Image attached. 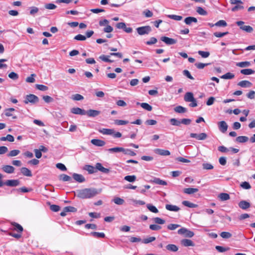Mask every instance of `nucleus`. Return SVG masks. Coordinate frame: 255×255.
I'll list each match as a JSON object with an SVG mask.
<instances>
[{"instance_id": "1", "label": "nucleus", "mask_w": 255, "mask_h": 255, "mask_svg": "<svg viewBox=\"0 0 255 255\" xmlns=\"http://www.w3.org/2000/svg\"><path fill=\"white\" fill-rule=\"evenodd\" d=\"M98 194L95 188H84L76 191V196L81 199L91 198Z\"/></svg>"}, {"instance_id": "2", "label": "nucleus", "mask_w": 255, "mask_h": 255, "mask_svg": "<svg viewBox=\"0 0 255 255\" xmlns=\"http://www.w3.org/2000/svg\"><path fill=\"white\" fill-rule=\"evenodd\" d=\"M245 22L243 21H238L236 24L240 27V28L248 33H251L253 31V28L250 25H245Z\"/></svg>"}, {"instance_id": "3", "label": "nucleus", "mask_w": 255, "mask_h": 255, "mask_svg": "<svg viewBox=\"0 0 255 255\" xmlns=\"http://www.w3.org/2000/svg\"><path fill=\"white\" fill-rule=\"evenodd\" d=\"M136 30L139 35H142L150 33L151 31V28L150 26H144L137 27Z\"/></svg>"}, {"instance_id": "4", "label": "nucleus", "mask_w": 255, "mask_h": 255, "mask_svg": "<svg viewBox=\"0 0 255 255\" xmlns=\"http://www.w3.org/2000/svg\"><path fill=\"white\" fill-rule=\"evenodd\" d=\"M39 101V98L33 94H29L26 96L24 102L27 104L28 103L31 104H35Z\"/></svg>"}, {"instance_id": "5", "label": "nucleus", "mask_w": 255, "mask_h": 255, "mask_svg": "<svg viewBox=\"0 0 255 255\" xmlns=\"http://www.w3.org/2000/svg\"><path fill=\"white\" fill-rule=\"evenodd\" d=\"M190 136L192 138H195L197 140H203L206 139L207 138V134L204 132L199 134L191 133Z\"/></svg>"}, {"instance_id": "6", "label": "nucleus", "mask_w": 255, "mask_h": 255, "mask_svg": "<svg viewBox=\"0 0 255 255\" xmlns=\"http://www.w3.org/2000/svg\"><path fill=\"white\" fill-rule=\"evenodd\" d=\"M218 127L219 130L222 133H225L228 128L227 123L224 121L218 123Z\"/></svg>"}, {"instance_id": "7", "label": "nucleus", "mask_w": 255, "mask_h": 255, "mask_svg": "<svg viewBox=\"0 0 255 255\" xmlns=\"http://www.w3.org/2000/svg\"><path fill=\"white\" fill-rule=\"evenodd\" d=\"M160 40L168 45L174 44L177 42L176 40L166 36L161 37Z\"/></svg>"}, {"instance_id": "8", "label": "nucleus", "mask_w": 255, "mask_h": 255, "mask_svg": "<svg viewBox=\"0 0 255 255\" xmlns=\"http://www.w3.org/2000/svg\"><path fill=\"white\" fill-rule=\"evenodd\" d=\"M154 152L157 154L162 156H168L170 155V152L169 150L160 148H156L154 149Z\"/></svg>"}, {"instance_id": "9", "label": "nucleus", "mask_w": 255, "mask_h": 255, "mask_svg": "<svg viewBox=\"0 0 255 255\" xmlns=\"http://www.w3.org/2000/svg\"><path fill=\"white\" fill-rule=\"evenodd\" d=\"M19 183L18 180H7L4 183V184L10 187H15L19 185Z\"/></svg>"}, {"instance_id": "10", "label": "nucleus", "mask_w": 255, "mask_h": 255, "mask_svg": "<svg viewBox=\"0 0 255 255\" xmlns=\"http://www.w3.org/2000/svg\"><path fill=\"white\" fill-rule=\"evenodd\" d=\"M71 112L72 114L80 115H86V111L80 108H73L71 109Z\"/></svg>"}, {"instance_id": "11", "label": "nucleus", "mask_w": 255, "mask_h": 255, "mask_svg": "<svg viewBox=\"0 0 255 255\" xmlns=\"http://www.w3.org/2000/svg\"><path fill=\"white\" fill-rule=\"evenodd\" d=\"M100 113V111L95 110H89L86 111V115H88L90 117H96L99 115Z\"/></svg>"}, {"instance_id": "12", "label": "nucleus", "mask_w": 255, "mask_h": 255, "mask_svg": "<svg viewBox=\"0 0 255 255\" xmlns=\"http://www.w3.org/2000/svg\"><path fill=\"white\" fill-rule=\"evenodd\" d=\"M96 170H98L104 173H108L110 170L108 168L104 167L100 163H97L95 165Z\"/></svg>"}, {"instance_id": "13", "label": "nucleus", "mask_w": 255, "mask_h": 255, "mask_svg": "<svg viewBox=\"0 0 255 255\" xmlns=\"http://www.w3.org/2000/svg\"><path fill=\"white\" fill-rule=\"evenodd\" d=\"M238 205L239 207L243 210H246L251 207V204L245 200L240 201Z\"/></svg>"}, {"instance_id": "14", "label": "nucleus", "mask_w": 255, "mask_h": 255, "mask_svg": "<svg viewBox=\"0 0 255 255\" xmlns=\"http://www.w3.org/2000/svg\"><path fill=\"white\" fill-rule=\"evenodd\" d=\"M2 170L6 173L11 174L14 172V168L11 165H3L2 167Z\"/></svg>"}, {"instance_id": "15", "label": "nucleus", "mask_w": 255, "mask_h": 255, "mask_svg": "<svg viewBox=\"0 0 255 255\" xmlns=\"http://www.w3.org/2000/svg\"><path fill=\"white\" fill-rule=\"evenodd\" d=\"M91 142L93 144L97 146H103L106 144L105 141L99 139H93Z\"/></svg>"}, {"instance_id": "16", "label": "nucleus", "mask_w": 255, "mask_h": 255, "mask_svg": "<svg viewBox=\"0 0 255 255\" xmlns=\"http://www.w3.org/2000/svg\"><path fill=\"white\" fill-rule=\"evenodd\" d=\"M73 178L75 181L79 183H82L85 181V179L82 175L77 173H74L73 174Z\"/></svg>"}, {"instance_id": "17", "label": "nucleus", "mask_w": 255, "mask_h": 255, "mask_svg": "<svg viewBox=\"0 0 255 255\" xmlns=\"http://www.w3.org/2000/svg\"><path fill=\"white\" fill-rule=\"evenodd\" d=\"M238 85L243 88H250L252 86V83L249 81L243 80L238 83Z\"/></svg>"}, {"instance_id": "18", "label": "nucleus", "mask_w": 255, "mask_h": 255, "mask_svg": "<svg viewBox=\"0 0 255 255\" xmlns=\"http://www.w3.org/2000/svg\"><path fill=\"white\" fill-rule=\"evenodd\" d=\"M197 19L196 17L192 16L187 17L184 19V22L187 25H191L192 23H197Z\"/></svg>"}, {"instance_id": "19", "label": "nucleus", "mask_w": 255, "mask_h": 255, "mask_svg": "<svg viewBox=\"0 0 255 255\" xmlns=\"http://www.w3.org/2000/svg\"><path fill=\"white\" fill-rule=\"evenodd\" d=\"M99 131L105 135H112L114 132V129H110V128H102L99 130Z\"/></svg>"}, {"instance_id": "20", "label": "nucleus", "mask_w": 255, "mask_h": 255, "mask_svg": "<svg viewBox=\"0 0 255 255\" xmlns=\"http://www.w3.org/2000/svg\"><path fill=\"white\" fill-rule=\"evenodd\" d=\"M193 94L191 92H187L184 96V100L187 102H190L194 101Z\"/></svg>"}, {"instance_id": "21", "label": "nucleus", "mask_w": 255, "mask_h": 255, "mask_svg": "<svg viewBox=\"0 0 255 255\" xmlns=\"http://www.w3.org/2000/svg\"><path fill=\"white\" fill-rule=\"evenodd\" d=\"M181 244L184 247L194 246V243L189 239H183L181 241Z\"/></svg>"}, {"instance_id": "22", "label": "nucleus", "mask_w": 255, "mask_h": 255, "mask_svg": "<svg viewBox=\"0 0 255 255\" xmlns=\"http://www.w3.org/2000/svg\"><path fill=\"white\" fill-rule=\"evenodd\" d=\"M174 111L175 112L179 114H183L187 112V109L181 106H178L174 108Z\"/></svg>"}, {"instance_id": "23", "label": "nucleus", "mask_w": 255, "mask_h": 255, "mask_svg": "<svg viewBox=\"0 0 255 255\" xmlns=\"http://www.w3.org/2000/svg\"><path fill=\"white\" fill-rule=\"evenodd\" d=\"M165 208L168 211L174 212H177L180 210V208L178 206L170 204H166L165 205Z\"/></svg>"}, {"instance_id": "24", "label": "nucleus", "mask_w": 255, "mask_h": 255, "mask_svg": "<svg viewBox=\"0 0 255 255\" xmlns=\"http://www.w3.org/2000/svg\"><path fill=\"white\" fill-rule=\"evenodd\" d=\"M129 202L130 204H132L134 206H136L137 205H143L145 204V203L143 201L137 200L134 199H129Z\"/></svg>"}, {"instance_id": "25", "label": "nucleus", "mask_w": 255, "mask_h": 255, "mask_svg": "<svg viewBox=\"0 0 255 255\" xmlns=\"http://www.w3.org/2000/svg\"><path fill=\"white\" fill-rule=\"evenodd\" d=\"M21 173L24 176L28 177H31L32 174L31 173V171L26 167H22L20 169Z\"/></svg>"}, {"instance_id": "26", "label": "nucleus", "mask_w": 255, "mask_h": 255, "mask_svg": "<svg viewBox=\"0 0 255 255\" xmlns=\"http://www.w3.org/2000/svg\"><path fill=\"white\" fill-rule=\"evenodd\" d=\"M199 191L198 188H185L183 190V192L184 193L187 194H192L195 193Z\"/></svg>"}, {"instance_id": "27", "label": "nucleus", "mask_w": 255, "mask_h": 255, "mask_svg": "<svg viewBox=\"0 0 255 255\" xmlns=\"http://www.w3.org/2000/svg\"><path fill=\"white\" fill-rule=\"evenodd\" d=\"M6 140L9 142H13L14 140V138L11 134H7L6 136H2L0 137V141H4Z\"/></svg>"}, {"instance_id": "28", "label": "nucleus", "mask_w": 255, "mask_h": 255, "mask_svg": "<svg viewBox=\"0 0 255 255\" xmlns=\"http://www.w3.org/2000/svg\"><path fill=\"white\" fill-rule=\"evenodd\" d=\"M249 140V137L246 136H239L236 138V141L239 143H245Z\"/></svg>"}, {"instance_id": "29", "label": "nucleus", "mask_w": 255, "mask_h": 255, "mask_svg": "<svg viewBox=\"0 0 255 255\" xmlns=\"http://www.w3.org/2000/svg\"><path fill=\"white\" fill-rule=\"evenodd\" d=\"M107 150L110 153H117L122 152L124 150L123 147H115L113 148H109Z\"/></svg>"}, {"instance_id": "30", "label": "nucleus", "mask_w": 255, "mask_h": 255, "mask_svg": "<svg viewBox=\"0 0 255 255\" xmlns=\"http://www.w3.org/2000/svg\"><path fill=\"white\" fill-rule=\"evenodd\" d=\"M218 198L221 201H226L230 199V195L228 193H222L219 194Z\"/></svg>"}, {"instance_id": "31", "label": "nucleus", "mask_w": 255, "mask_h": 255, "mask_svg": "<svg viewBox=\"0 0 255 255\" xmlns=\"http://www.w3.org/2000/svg\"><path fill=\"white\" fill-rule=\"evenodd\" d=\"M166 248L167 250L174 252H177L178 250V247L173 244H169L167 245Z\"/></svg>"}, {"instance_id": "32", "label": "nucleus", "mask_w": 255, "mask_h": 255, "mask_svg": "<svg viewBox=\"0 0 255 255\" xmlns=\"http://www.w3.org/2000/svg\"><path fill=\"white\" fill-rule=\"evenodd\" d=\"M241 73L246 75H251L255 73V71L251 69H245L241 70Z\"/></svg>"}, {"instance_id": "33", "label": "nucleus", "mask_w": 255, "mask_h": 255, "mask_svg": "<svg viewBox=\"0 0 255 255\" xmlns=\"http://www.w3.org/2000/svg\"><path fill=\"white\" fill-rule=\"evenodd\" d=\"M251 65L250 62L249 61H244L238 62L236 63V66L239 67H248Z\"/></svg>"}, {"instance_id": "34", "label": "nucleus", "mask_w": 255, "mask_h": 255, "mask_svg": "<svg viewBox=\"0 0 255 255\" xmlns=\"http://www.w3.org/2000/svg\"><path fill=\"white\" fill-rule=\"evenodd\" d=\"M235 77V75L233 73L228 72L225 74L221 76V78L223 79H232Z\"/></svg>"}, {"instance_id": "35", "label": "nucleus", "mask_w": 255, "mask_h": 255, "mask_svg": "<svg viewBox=\"0 0 255 255\" xmlns=\"http://www.w3.org/2000/svg\"><path fill=\"white\" fill-rule=\"evenodd\" d=\"M169 122L170 124L172 126H180V125H181V120L179 121L175 118H172L170 119Z\"/></svg>"}, {"instance_id": "36", "label": "nucleus", "mask_w": 255, "mask_h": 255, "mask_svg": "<svg viewBox=\"0 0 255 255\" xmlns=\"http://www.w3.org/2000/svg\"><path fill=\"white\" fill-rule=\"evenodd\" d=\"M124 179L129 182H133L136 179L135 175H127L124 177Z\"/></svg>"}, {"instance_id": "37", "label": "nucleus", "mask_w": 255, "mask_h": 255, "mask_svg": "<svg viewBox=\"0 0 255 255\" xmlns=\"http://www.w3.org/2000/svg\"><path fill=\"white\" fill-rule=\"evenodd\" d=\"M182 204L185 206L189 207V208H196L198 206L197 204H195L192 203L188 201H183L182 202Z\"/></svg>"}, {"instance_id": "38", "label": "nucleus", "mask_w": 255, "mask_h": 255, "mask_svg": "<svg viewBox=\"0 0 255 255\" xmlns=\"http://www.w3.org/2000/svg\"><path fill=\"white\" fill-rule=\"evenodd\" d=\"M153 182L156 184L162 185H166L167 182L164 180H162L158 178H155L153 180Z\"/></svg>"}, {"instance_id": "39", "label": "nucleus", "mask_w": 255, "mask_h": 255, "mask_svg": "<svg viewBox=\"0 0 255 255\" xmlns=\"http://www.w3.org/2000/svg\"><path fill=\"white\" fill-rule=\"evenodd\" d=\"M147 208L151 212L154 213H157L158 212V209L153 205L148 204L146 205Z\"/></svg>"}, {"instance_id": "40", "label": "nucleus", "mask_w": 255, "mask_h": 255, "mask_svg": "<svg viewBox=\"0 0 255 255\" xmlns=\"http://www.w3.org/2000/svg\"><path fill=\"white\" fill-rule=\"evenodd\" d=\"M85 169L90 174L94 173L96 172L95 167L90 165H86L85 167Z\"/></svg>"}, {"instance_id": "41", "label": "nucleus", "mask_w": 255, "mask_h": 255, "mask_svg": "<svg viewBox=\"0 0 255 255\" xmlns=\"http://www.w3.org/2000/svg\"><path fill=\"white\" fill-rule=\"evenodd\" d=\"M140 106L144 109L147 110V111H151L152 110V107L151 106L149 105L146 103H142L140 104Z\"/></svg>"}, {"instance_id": "42", "label": "nucleus", "mask_w": 255, "mask_h": 255, "mask_svg": "<svg viewBox=\"0 0 255 255\" xmlns=\"http://www.w3.org/2000/svg\"><path fill=\"white\" fill-rule=\"evenodd\" d=\"M167 17L172 19H173V20H175L176 21H180V20H182L183 18L182 16L177 15H174V14L167 15Z\"/></svg>"}, {"instance_id": "43", "label": "nucleus", "mask_w": 255, "mask_h": 255, "mask_svg": "<svg viewBox=\"0 0 255 255\" xmlns=\"http://www.w3.org/2000/svg\"><path fill=\"white\" fill-rule=\"evenodd\" d=\"M59 179L63 181H71L72 180V178L70 176L64 174L60 176Z\"/></svg>"}, {"instance_id": "44", "label": "nucleus", "mask_w": 255, "mask_h": 255, "mask_svg": "<svg viewBox=\"0 0 255 255\" xmlns=\"http://www.w3.org/2000/svg\"><path fill=\"white\" fill-rule=\"evenodd\" d=\"M128 123V121L125 120H116L114 121V124L118 126L125 125Z\"/></svg>"}, {"instance_id": "45", "label": "nucleus", "mask_w": 255, "mask_h": 255, "mask_svg": "<svg viewBox=\"0 0 255 255\" xmlns=\"http://www.w3.org/2000/svg\"><path fill=\"white\" fill-rule=\"evenodd\" d=\"M113 201L116 204L119 205H123L125 203L124 200L120 197H115Z\"/></svg>"}, {"instance_id": "46", "label": "nucleus", "mask_w": 255, "mask_h": 255, "mask_svg": "<svg viewBox=\"0 0 255 255\" xmlns=\"http://www.w3.org/2000/svg\"><path fill=\"white\" fill-rule=\"evenodd\" d=\"M14 226V230L17 231L18 232L21 233L23 231L22 227L16 223H14L12 224Z\"/></svg>"}, {"instance_id": "47", "label": "nucleus", "mask_w": 255, "mask_h": 255, "mask_svg": "<svg viewBox=\"0 0 255 255\" xmlns=\"http://www.w3.org/2000/svg\"><path fill=\"white\" fill-rule=\"evenodd\" d=\"M109 56H106L104 55H102L99 57V58L104 62H109V63L113 62V61H114L113 60H112L109 59Z\"/></svg>"}, {"instance_id": "48", "label": "nucleus", "mask_w": 255, "mask_h": 255, "mask_svg": "<svg viewBox=\"0 0 255 255\" xmlns=\"http://www.w3.org/2000/svg\"><path fill=\"white\" fill-rule=\"evenodd\" d=\"M215 25L216 26L225 27L227 25V23L224 20H220L215 23Z\"/></svg>"}, {"instance_id": "49", "label": "nucleus", "mask_w": 255, "mask_h": 255, "mask_svg": "<svg viewBox=\"0 0 255 255\" xmlns=\"http://www.w3.org/2000/svg\"><path fill=\"white\" fill-rule=\"evenodd\" d=\"M20 153V150L18 149H14L10 151L8 154H7V156L8 157H13L17 155Z\"/></svg>"}, {"instance_id": "50", "label": "nucleus", "mask_w": 255, "mask_h": 255, "mask_svg": "<svg viewBox=\"0 0 255 255\" xmlns=\"http://www.w3.org/2000/svg\"><path fill=\"white\" fill-rule=\"evenodd\" d=\"M122 152L125 154H127V155H129L130 156H135L136 155V153L130 150V149H125L124 148V150L122 151Z\"/></svg>"}, {"instance_id": "51", "label": "nucleus", "mask_w": 255, "mask_h": 255, "mask_svg": "<svg viewBox=\"0 0 255 255\" xmlns=\"http://www.w3.org/2000/svg\"><path fill=\"white\" fill-rule=\"evenodd\" d=\"M155 238L154 237H150L146 239H144L142 241V242L144 244H147L152 242L155 240Z\"/></svg>"}, {"instance_id": "52", "label": "nucleus", "mask_w": 255, "mask_h": 255, "mask_svg": "<svg viewBox=\"0 0 255 255\" xmlns=\"http://www.w3.org/2000/svg\"><path fill=\"white\" fill-rule=\"evenodd\" d=\"M221 237L223 239H229L232 237V234L227 232H223L220 234Z\"/></svg>"}, {"instance_id": "53", "label": "nucleus", "mask_w": 255, "mask_h": 255, "mask_svg": "<svg viewBox=\"0 0 255 255\" xmlns=\"http://www.w3.org/2000/svg\"><path fill=\"white\" fill-rule=\"evenodd\" d=\"M198 53L203 58H207L210 55V53L208 51H203L199 50L198 51Z\"/></svg>"}, {"instance_id": "54", "label": "nucleus", "mask_w": 255, "mask_h": 255, "mask_svg": "<svg viewBox=\"0 0 255 255\" xmlns=\"http://www.w3.org/2000/svg\"><path fill=\"white\" fill-rule=\"evenodd\" d=\"M72 99L74 101H80L84 99V97L81 95L76 94L72 95Z\"/></svg>"}, {"instance_id": "55", "label": "nucleus", "mask_w": 255, "mask_h": 255, "mask_svg": "<svg viewBox=\"0 0 255 255\" xmlns=\"http://www.w3.org/2000/svg\"><path fill=\"white\" fill-rule=\"evenodd\" d=\"M196 11L201 15H206L207 14V11L201 7H197Z\"/></svg>"}, {"instance_id": "56", "label": "nucleus", "mask_w": 255, "mask_h": 255, "mask_svg": "<svg viewBox=\"0 0 255 255\" xmlns=\"http://www.w3.org/2000/svg\"><path fill=\"white\" fill-rule=\"evenodd\" d=\"M179 227H180V225L179 224H170L167 226V229L169 230L173 231Z\"/></svg>"}, {"instance_id": "57", "label": "nucleus", "mask_w": 255, "mask_h": 255, "mask_svg": "<svg viewBox=\"0 0 255 255\" xmlns=\"http://www.w3.org/2000/svg\"><path fill=\"white\" fill-rule=\"evenodd\" d=\"M30 14L31 15L34 16L35 14L37 13L39 11V8L35 6H32L30 7Z\"/></svg>"}, {"instance_id": "58", "label": "nucleus", "mask_w": 255, "mask_h": 255, "mask_svg": "<svg viewBox=\"0 0 255 255\" xmlns=\"http://www.w3.org/2000/svg\"><path fill=\"white\" fill-rule=\"evenodd\" d=\"M154 222L157 224H164L165 223V221L164 220L159 218V217H155L153 219Z\"/></svg>"}, {"instance_id": "59", "label": "nucleus", "mask_w": 255, "mask_h": 255, "mask_svg": "<svg viewBox=\"0 0 255 255\" xmlns=\"http://www.w3.org/2000/svg\"><path fill=\"white\" fill-rule=\"evenodd\" d=\"M92 235L96 238H103L105 237V235L104 233H99V232H92Z\"/></svg>"}, {"instance_id": "60", "label": "nucleus", "mask_w": 255, "mask_h": 255, "mask_svg": "<svg viewBox=\"0 0 255 255\" xmlns=\"http://www.w3.org/2000/svg\"><path fill=\"white\" fill-rule=\"evenodd\" d=\"M202 166H203V168L204 169H206V170H211V169H213V168H214L213 166L211 164L208 163H204L202 164Z\"/></svg>"}, {"instance_id": "61", "label": "nucleus", "mask_w": 255, "mask_h": 255, "mask_svg": "<svg viewBox=\"0 0 255 255\" xmlns=\"http://www.w3.org/2000/svg\"><path fill=\"white\" fill-rule=\"evenodd\" d=\"M36 88L37 89H38L39 90L42 91H45L48 89V87H47L45 85H40V84L36 85Z\"/></svg>"}, {"instance_id": "62", "label": "nucleus", "mask_w": 255, "mask_h": 255, "mask_svg": "<svg viewBox=\"0 0 255 255\" xmlns=\"http://www.w3.org/2000/svg\"><path fill=\"white\" fill-rule=\"evenodd\" d=\"M241 186L245 189H250L251 188V186L250 183L248 182L245 181L241 184Z\"/></svg>"}, {"instance_id": "63", "label": "nucleus", "mask_w": 255, "mask_h": 255, "mask_svg": "<svg viewBox=\"0 0 255 255\" xmlns=\"http://www.w3.org/2000/svg\"><path fill=\"white\" fill-rule=\"evenodd\" d=\"M74 39L76 40L84 41L86 39V37L82 34H78L74 37Z\"/></svg>"}, {"instance_id": "64", "label": "nucleus", "mask_w": 255, "mask_h": 255, "mask_svg": "<svg viewBox=\"0 0 255 255\" xmlns=\"http://www.w3.org/2000/svg\"><path fill=\"white\" fill-rule=\"evenodd\" d=\"M143 14L146 17H151L153 16V13L152 11L148 9H145L143 11Z\"/></svg>"}]
</instances>
